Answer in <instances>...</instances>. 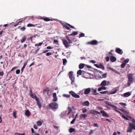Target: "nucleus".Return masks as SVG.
<instances>
[{
    "label": "nucleus",
    "mask_w": 135,
    "mask_h": 135,
    "mask_svg": "<svg viewBox=\"0 0 135 135\" xmlns=\"http://www.w3.org/2000/svg\"><path fill=\"white\" fill-rule=\"evenodd\" d=\"M93 130H91L90 131L89 133V135H90L93 134Z\"/></svg>",
    "instance_id": "nucleus-57"
},
{
    "label": "nucleus",
    "mask_w": 135,
    "mask_h": 135,
    "mask_svg": "<svg viewBox=\"0 0 135 135\" xmlns=\"http://www.w3.org/2000/svg\"><path fill=\"white\" fill-rule=\"evenodd\" d=\"M122 117L124 119H126L127 120H130L128 118L125 117L124 115H122Z\"/></svg>",
    "instance_id": "nucleus-48"
},
{
    "label": "nucleus",
    "mask_w": 135,
    "mask_h": 135,
    "mask_svg": "<svg viewBox=\"0 0 135 135\" xmlns=\"http://www.w3.org/2000/svg\"><path fill=\"white\" fill-rule=\"evenodd\" d=\"M63 43L65 47L67 48L69 47V44L66 40H62Z\"/></svg>",
    "instance_id": "nucleus-11"
},
{
    "label": "nucleus",
    "mask_w": 135,
    "mask_h": 135,
    "mask_svg": "<svg viewBox=\"0 0 135 135\" xmlns=\"http://www.w3.org/2000/svg\"><path fill=\"white\" fill-rule=\"evenodd\" d=\"M44 92L47 91L48 92L47 94H48V92L49 91V90L48 88H47L45 89H44Z\"/></svg>",
    "instance_id": "nucleus-43"
},
{
    "label": "nucleus",
    "mask_w": 135,
    "mask_h": 135,
    "mask_svg": "<svg viewBox=\"0 0 135 135\" xmlns=\"http://www.w3.org/2000/svg\"><path fill=\"white\" fill-rule=\"evenodd\" d=\"M63 27L67 30H68L70 29L69 28L67 25H64Z\"/></svg>",
    "instance_id": "nucleus-44"
},
{
    "label": "nucleus",
    "mask_w": 135,
    "mask_h": 135,
    "mask_svg": "<svg viewBox=\"0 0 135 135\" xmlns=\"http://www.w3.org/2000/svg\"><path fill=\"white\" fill-rule=\"evenodd\" d=\"M78 33V32H77L74 31L73 33H72L71 34H69L68 35V36H75Z\"/></svg>",
    "instance_id": "nucleus-23"
},
{
    "label": "nucleus",
    "mask_w": 135,
    "mask_h": 135,
    "mask_svg": "<svg viewBox=\"0 0 135 135\" xmlns=\"http://www.w3.org/2000/svg\"><path fill=\"white\" fill-rule=\"evenodd\" d=\"M27 62H28V60H27L26 61V62H25L24 63V64L23 65L22 67V68L21 69V72L22 73L23 72V69L25 68V66H26L27 64Z\"/></svg>",
    "instance_id": "nucleus-21"
},
{
    "label": "nucleus",
    "mask_w": 135,
    "mask_h": 135,
    "mask_svg": "<svg viewBox=\"0 0 135 135\" xmlns=\"http://www.w3.org/2000/svg\"><path fill=\"white\" fill-rule=\"evenodd\" d=\"M110 107H113V108L115 110L116 112H118V113H119V112L118 110H117V109H117V107L113 105H112L110 104Z\"/></svg>",
    "instance_id": "nucleus-27"
},
{
    "label": "nucleus",
    "mask_w": 135,
    "mask_h": 135,
    "mask_svg": "<svg viewBox=\"0 0 135 135\" xmlns=\"http://www.w3.org/2000/svg\"><path fill=\"white\" fill-rule=\"evenodd\" d=\"M84 66V65L83 64H80L79 65V68L80 69H82Z\"/></svg>",
    "instance_id": "nucleus-26"
},
{
    "label": "nucleus",
    "mask_w": 135,
    "mask_h": 135,
    "mask_svg": "<svg viewBox=\"0 0 135 135\" xmlns=\"http://www.w3.org/2000/svg\"><path fill=\"white\" fill-rule=\"evenodd\" d=\"M94 65L97 67L99 68L100 65H98L97 64H94Z\"/></svg>",
    "instance_id": "nucleus-61"
},
{
    "label": "nucleus",
    "mask_w": 135,
    "mask_h": 135,
    "mask_svg": "<svg viewBox=\"0 0 135 135\" xmlns=\"http://www.w3.org/2000/svg\"><path fill=\"white\" fill-rule=\"evenodd\" d=\"M85 34L84 33H80L79 35V37L80 38L81 37H83L84 36Z\"/></svg>",
    "instance_id": "nucleus-40"
},
{
    "label": "nucleus",
    "mask_w": 135,
    "mask_h": 135,
    "mask_svg": "<svg viewBox=\"0 0 135 135\" xmlns=\"http://www.w3.org/2000/svg\"><path fill=\"white\" fill-rule=\"evenodd\" d=\"M87 116V114H81L80 115V118L81 119H83L85 118Z\"/></svg>",
    "instance_id": "nucleus-17"
},
{
    "label": "nucleus",
    "mask_w": 135,
    "mask_h": 135,
    "mask_svg": "<svg viewBox=\"0 0 135 135\" xmlns=\"http://www.w3.org/2000/svg\"><path fill=\"white\" fill-rule=\"evenodd\" d=\"M84 93L86 95L89 94L90 92L91 91V89L90 88L84 89Z\"/></svg>",
    "instance_id": "nucleus-8"
},
{
    "label": "nucleus",
    "mask_w": 135,
    "mask_h": 135,
    "mask_svg": "<svg viewBox=\"0 0 135 135\" xmlns=\"http://www.w3.org/2000/svg\"><path fill=\"white\" fill-rule=\"evenodd\" d=\"M83 89L81 90L78 93V94L79 95H83Z\"/></svg>",
    "instance_id": "nucleus-37"
},
{
    "label": "nucleus",
    "mask_w": 135,
    "mask_h": 135,
    "mask_svg": "<svg viewBox=\"0 0 135 135\" xmlns=\"http://www.w3.org/2000/svg\"><path fill=\"white\" fill-rule=\"evenodd\" d=\"M82 71L81 70H79L78 71L77 74L78 75H81Z\"/></svg>",
    "instance_id": "nucleus-36"
},
{
    "label": "nucleus",
    "mask_w": 135,
    "mask_h": 135,
    "mask_svg": "<svg viewBox=\"0 0 135 135\" xmlns=\"http://www.w3.org/2000/svg\"><path fill=\"white\" fill-rule=\"evenodd\" d=\"M100 112L102 114V115L104 117H108L109 115L108 114L104 111L103 110L101 111Z\"/></svg>",
    "instance_id": "nucleus-14"
},
{
    "label": "nucleus",
    "mask_w": 135,
    "mask_h": 135,
    "mask_svg": "<svg viewBox=\"0 0 135 135\" xmlns=\"http://www.w3.org/2000/svg\"><path fill=\"white\" fill-rule=\"evenodd\" d=\"M131 95V93L129 92H127L124 93L122 96H123L125 97H127Z\"/></svg>",
    "instance_id": "nucleus-18"
},
{
    "label": "nucleus",
    "mask_w": 135,
    "mask_h": 135,
    "mask_svg": "<svg viewBox=\"0 0 135 135\" xmlns=\"http://www.w3.org/2000/svg\"><path fill=\"white\" fill-rule=\"evenodd\" d=\"M20 72V70L19 69H17L16 70V74H19Z\"/></svg>",
    "instance_id": "nucleus-46"
},
{
    "label": "nucleus",
    "mask_w": 135,
    "mask_h": 135,
    "mask_svg": "<svg viewBox=\"0 0 135 135\" xmlns=\"http://www.w3.org/2000/svg\"><path fill=\"white\" fill-rule=\"evenodd\" d=\"M33 127L35 129H37L38 128L37 126L36 125H34L33 126Z\"/></svg>",
    "instance_id": "nucleus-62"
},
{
    "label": "nucleus",
    "mask_w": 135,
    "mask_h": 135,
    "mask_svg": "<svg viewBox=\"0 0 135 135\" xmlns=\"http://www.w3.org/2000/svg\"><path fill=\"white\" fill-rule=\"evenodd\" d=\"M40 19H41L43 20L44 21L47 22L53 20H52L50 19L48 17H45V18H43L42 17H41L40 18Z\"/></svg>",
    "instance_id": "nucleus-19"
},
{
    "label": "nucleus",
    "mask_w": 135,
    "mask_h": 135,
    "mask_svg": "<svg viewBox=\"0 0 135 135\" xmlns=\"http://www.w3.org/2000/svg\"><path fill=\"white\" fill-rule=\"evenodd\" d=\"M37 24H36L35 25H34L33 24L31 23H29L27 25V26L28 27H35L36 25H37Z\"/></svg>",
    "instance_id": "nucleus-29"
},
{
    "label": "nucleus",
    "mask_w": 135,
    "mask_h": 135,
    "mask_svg": "<svg viewBox=\"0 0 135 135\" xmlns=\"http://www.w3.org/2000/svg\"><path fill=\"white\" fill-rule=\"evenodd\" d=\"M30 93L29 94V95L31 97L33 98H35L36 100V98H37L35 94H33L31 90L30 89Z\"/></svg>",
    "instance_id": "nucleus-10"
},
{
    "label": "nucleus",
    "mask_w": 135,
    "mask_h": 135,
    "mask_svg": "<svg viewBox=\"0 0 135 135\" xmlns=\"http://www.w3.org/2000/svg\"><path fill=\"white\" fill-rule=\"evenodd\" d=\"M26 39V38L25 37L22 38L21 40V42L22 43L23 42L25 41Z\"/></svg>",
    "instance_id": "nucleus-38"
},
{
    "label": "nucleus",
    "mask_w": 135,
    "mask_h": 135,
    "mask_svg": "<svg viewBox=\"0 0 135 135\" xmlns=\"http://www.w3.org/2000/svg\"><path fill=\"white\" fill-rule=\"evenodd\" d=\"M81 104L83 106L88 107L89 105V103L88 101L84 102L81 103Z\"/></svg>",
    "instance_id": "nucleus-13"
},
{
    "label": "nucleus",
    "mask_w": 135,
    "mask_h": 135,
    "mask_svg": "<svg viewBox=\"0 0 135 135\" xmlns=\"http://www.w3.org/2000/svg\"><path fill=\"white\" fill-rule=\"evenodd\" d=\"M36 124L38 126H40L42 125V123L41 121H38L37 122Z\"/></svg>",
    "instance_id": "nucleus-25"
},
{
    "label": "nucleus",
    "mask_w": 135,
    "mask_h": 135,
    "mask_svg": "<svg viewBox=\"0 0 135 135\" xmlns=\"http://www.w3.org/2000/svg\"><path fill=\"white\" fill-rule=\"evenodd\" d=\"M106 80H104L102 81L100 84L101 86H105L106 85Z\"/></svg>",
    "instance_id": "nucleus-24"
},
{
    "label": "nucleus",
    "mask_w": 135,
    "mask_h": 135,
    "mask_svg": "<svg viewBox=\"0 0 135 135\" xmlns=\"http://www.w3.org/2000/svg\"><path fill=\"white\" fill-rule=\"evenodd\" d=\"M47 48L48 49H52L53 47H51L50 46H49L47 47Z\"/></svg>",
    "instance_id": "nucleus-64"
},
{
    "label": "nucleus",
    "mask_w": 135,
    "mask_h": 135,
    "mask_svg": "<svg viewBox=\"0 0 135 135\" xmlns=\"http://www.w3.org/2000/svg\"><path fill=\"white\" fill-rule=\"evenodd\" d=\"M69 93L73 97L76 98H79L80 97L79 95L73 91H69Z\"/></svg>",
    "instance_id": "nucleus-5"
},
{
    "label": "nucleus",
    "mask_w": 135,
    "mask_h": 135,
    "mask_svg": "<svg viewBox=\"0 0 135 135\" xmlns=\"http://www.w3.org/2000/svg\"><path fill=\"white\" fill-rule=\"evenodd\" d=\"M116 60V59L115 57L114 56H110V60L112 62H114Z\"/></svg>",
    "instance_id": "nucleus-20"
},
{
    "label": "nucleus",
    "mask_w": 135,
    "mask_h": 135,
    "mask_svg": "<svg viewBox=\"0 0 135 135\" xmlns=\"http://www.w3.org/2000/svg\"><path fill=\"white\" fill-rule=\"evenodd\" d=\"M129 59H127L124 61L123 63H125V64H126L127 63L129 62Z\"/></svg>",
    "instance_id": "nucleus-39"
},
{
    "label": "nucleus",
    "mask_w": 135,
    "mask_h": 135,
    "mask_svg": "<svg viewBox=\"0 0 135 135\" xmlns=\"http://www.w3.org/2000/svg\"><path fill=\"white\" fill-rule=\"evenodd\" d=\"M106 89V88L105 86H102L101 87H99L98 88V91H100L103 90H105Z\"/></svg>",
    "instance_id": "nucleus-22"
},
{
    "label": "nucleus",
    "mask_w": 135,
    "mask_h": 135,
    "mask_svg": "<svg viewBox=\"0 0 135 135\" xmlns=\"http://www.w3.org/2000/svg\"><path fill=\"white\" fill-rule=\"evenodd\" d=\"M115 51L118 54L120 55H122L123 53V52L122 50L119 48H117L115 49Z\"/></svg>",
    "instance_id": "nucleus-12"
},
{
    "label": "nucleus",
    "mask_w": 135,
    "mask_h": 135,
    "mask_svg": "<svg viewBox=\"0 0 135 135\" xmlns=\"http://www.w3.org/2000/svg\"><path fill=\"white\" fill-rule=\"evenodd\" d=\"M94 126L97 127H99V126L97 123H94Z\"/></svg>",
    "instance_id": "nucleus-59"
},
{
    "label": "nucleus",
    "mask_w": 135,
    "mask_h": 135,
    "mask_svg": "<svg viewBox=\"0 0 135 135\" xmlns=\"http://www.w3.org/2000/svg\"><path fill=\"white\" fill-rule=\"evenodd\" d=\"M118 90L117 88H115L110 91V94H114L116 93Z\"/></svg>",
    "instance_id": "nucleus-15"
},
{
    "label": "nucleus",
    "mask_w": 135,
    "mask_h": 135,
    "mask_svg": "<svg viewBox=\"0 0 135 135\" xmlns=\"http://www.w3.org/2000/svg\"><path fill=\"white\" fill-rule=\"evenodd\" d=\"M25 114L26 115L29 117L31 113L29 111L27 110L25 111Z\"/></svg>",
    "instance_id": "nucleus-16"
},
{
    "label": "nucleus",
    "mask_w": 135,
    "mask_h": 135,
    "mask_svg": "<svg viewBox=\"0 0 135 135\" xmlns=\"http://www.w3.org/2000/svg\"><path fill=\"white\" fill-rule=\"evenodd\" d=\"M4 74V73L3 71L0 72V76H3Z\"/></svg>",
    "instance_id": "nucleus-56"
},
{
    "label": "nucleus",
    "mask_w": 135,
    "mask_h": 135,
    "mask_svg": "<svg viewBox=\"0 0 135 135\" xmlns=\"http://www.w3.org/2000/svg\"><path fill=\"white\" fill-rule=\"evenodd\" d=\"M109 57L108 56H107L105 58V60L107 61H109Z\"/></svg>",
    "instance_id": "nucleus-49"
},
{
    "label": "nucleus",
    "mask_w": 135,
    "mask_h": 135,
    "mask_svg": "<svg viewBox=\"0 0 135 135\" xmlns=\"http://www.w3.org/2000/svg\"><path fill=\"white\" fill-rule=\"evenodd\" d=\"M67 24L71 28H74V27L72 26V25H70L68 23H67Z\"/></svg>",
    "instance_id": "nucleus-58"
},
{
    "label": "nucleus",
    "mask_w": 135,
    "mask_h": 135,
    "mask_svg": "<svg viewBox=\"0 0 135 135\" xmlns=\"http://www.w3.org/2000/svg\"><path fill=\"white\" fill-rule=\"evenodd\" d=\"M98 44V42L96 40H92L89 42L87 43V44H90L92 45H96Z\"/></svg>",
    "instance_id": "nucleus-7"
},
{
    "label": "nucleus",
    "mask_w": 135,
    "mask_h": 135,
    "mask_svg": "<svg viewBox=\"0 0 135 135\" xmlns=\"http://www.w3.org/2000/svg\"><path fill=\"white\" fill-rule=\"evenodd\" d=\"M99 68H101L103 69H104V66L101 64H100Z\"/></svg>",
    "instance_id": "nucleus-47"
},
{
    "label": "nucleus",
    "mask_w": 135,
    "mask_h": 135,
    "mask_svg": "<svg viewBox=\"0 0 135 135\" xmlns=\"http://www.w3.org/2000/svg\"><path fill=\"white\" fill-rule=\"evenodd\" d=\"M36 100L37 102V104L39 108L40 109H41L42 107V105L39 99L38 98H36Z\"/></svg>",
    "instance_id": "nucleus-9"
},
{
    "label": "nucleus",
    "mask_w": 135,
    "mask_h": 135,
    "mask_svg": "<svg viewBox=\"0 0 135 135\" xmlns=\"http://www.w3.org/2000/svg\"><path fill=\"white\" fill-rule=\"evenodd\" d=\"M134 74H127V76L128 78V83H127V86L129 87L131 85V84L134 81V80L133 79V76Z\"/></svg>",
    "instance_id": "nucleus-2"
},
{
    "label": "nucleus",
    "mask_w": 135,
    "mask_h": 135,
    "mask_svg": "<svg viewBox=\"0 0 135 135\" xmlns=\"http://www.w3.org/2000/svg\"><path fill=\"white\" fill-rule=\"evenodd\" d=\"M13 116L14 117V118H16V111H14L13 112Z\"/></svg>",
    "instance_id": "nucleus-41"
},
{
    "label": "nucleus",
    "mask_w": 135,
    "mask_h": 135,
    "mask_svg": "<svg viewBox=\"0 0 135 135\" xmlns=\"http://www.w3.org/2000/svg\"><path fill=\"white\" fill-rule=\"evenodd\" d=\"M76 117H75L70 122L71 124H73L75 122L76 120Z\"/></svg>",
    "instance_id": "nucleus-45"
},
{
    "label": "nucleus",
    "mask_w": 135,
    "mask_h": 135,
    "mask_svg": "<svg viewBox=\"0 0 135 135\" xmlns=\"http://www.w3.org/2000/svg\"><path fill=\"white\" fill-rule=\"evenodd\" d=\"M121 111H122V112L124 113H126L127 114H128V112H127V111H126V110H124V109H122L120 110Z\"/></svg>",
    "instance_id": "nucleus-52"
},
{
    "label": "nucleus",
    "mask_w": 135,
    "mask_h": 135,
    "mask_svg": "<svg viewBox=\"0 0 135 135\" xmlns=\"http://www.w3.org/2000/svg\"><path fill=\"white\" fill-rule=\"evenodd\" d=\"M110 70H112L116 74H120L118 71H117L115 69H113V68H110Z\"/></svg>",
    "instance_id": "nucleus-28"
},
{
    "label": "nucleus",
    "mask_w": 135,
    "mask_h": 135,
    "mask_svg": "<svg viewBox=\"0 0 135 135\" xmlns=\"http://www.w3.org/2000/svg\"><path fill=\"white\" fill-rule=\"evenodd\" d=\"M68 110L69 111V112L68 113V115L69 114H70L72 112V110L71 109V108L70 107H68Z\"/></svg>",
    "instance_id": "nucleus-30"
},
{
    "label": "nucleus",
    "mask_w": 135,
    "mask_h": 135,
    "mask_svg": "<svg viewBox=\"0 0 135 135\" xmlns=\"http://www.w3.org/2000/svg\"><path fill=\"white\" fill-rule=\"evenodd\" d=\"M68 115L67 111H65L62 112L60 115V117L62 118H65Z\"/></svg>",
    "instance_id": "nucleus-6"
},
{
    "label": "nucleus",
    "mask_w": 135,
    "mask_h": 135,
    "mask_svg": "<svg viewBox=\"0 0 135 135\" xmlns=\"http://www.w3.org/2000/svg\"><path fill=\"white\" fill-rule=\"evenodd\" d=\"M43 42H40L39 43V44H35V46H41L42 43H43Z\"/></svg>",
    "instance_id": "nucleus-35"
},
{
    "label": "nucleus",
    "mask_w": 135,
    "mask_h": 135,
    "mask_svg": "<svg viewBox=\"0 0 135 135\" xmlns=\"http://www.w3.org/2000/svg\"><path fill=\"white\" fill-rule=\"evenodd\" d=\"M52 54V53H51V52H47V53L46 55L47 56H49L51 55Z\"/></svg>",
    "instance_id": "nucleus-53"
},
{
    "label": "nucleus",
    "mask_w": 135,
    "mask_h": 135,
    "mask_svg": "<svg viewBox=\"0 0 135 135\" xmlns=\"http://www.w3.org/2000/svg\"><path fill=\"white\" fill-rule=\"evenodd\" d=\"M75 131V129L72 128H70L69 129V131L70 133H71L73 132H74Z\"/></svg>",
    "instance_id": "nucleus-34"
},
{
    "label": "nucleus",
    "mask_w": 135,
    "mask_h": 135,
    "mask_svg": "<svg viewBox=\"0 0 135 135\" xmlns=\"http://www.w3.org/2000/svg\"><path fill=\"white\" fill-rule=\"evenodd\" d=\"M49 106L54 111H55L58 108V104L56 102H52L49 105Z\"/></svg>",
    "instance_id": "nucleus-3"
},
{
    "label": "nucleus",
    "mask_w": 135,
    "mask_h": 135,
    "mask_svg": "<svg viewBox=\"0 0 135 135\" xmlns=\"http://www.w3.org/2000/svg\"><path fill=\"white\" fill-rule=\"evenodd\" d=\"M132 123H129L128 124L129 127L128 128L127 131V132L131 133L132 129L135 130V120L132 118L131 119Z\"/></svg>",
    "instance_id": "nucleus-1"
},
{
    "label": "nucleus",
    "mask_w": 135,
    "mask_h": 135,
    "mask_svg": "<svg viewBox=\"0 0 135 135\" xmlns=\"http://www.w3.org/2000/svg\"><path fill=\"white\" fill-rule=\"evenodd\" d=\"M121 105L125 106H126V103H119Z\"/></svg>",
    "instance_id": "nucleus-54"
},
{
    "label": "nucleus",
    "mask_w": 135,
    "mask_h": 135,
    "mask_svg": "<svg viewBox=\"0 0 135 135\" xmlns=\"http://www.w3.org/2000/svg\"><path fill=\"white\" fill-rule=\"evenodd\" d=\"M67 62L66 59H63V63L64 65H65Z\"/></svg>",
    "instance_id": "nucleus-31"
},
{
    "label": "nucleus",
    "mask_w": 135,
    "mask_h": 135,
    "mask_svg": "<svg viewBox=\"0 0 135 135\" xmlns=\"http://www.w3.org/2000/svg\"><path fill=\"white\" fill-rule=\"evenodd\" d=\"M68 41V43L69 44H72V40H71L70 39H69Z\"/></svg>",
    "instance_id": "nucleus-60"
},
{
    "label": "nucleus",
    "mask_w": 135,
    "mask_h": 135,
    "mask_svg": "<svg viewBox=\"0 0 135 135\" xmlns=\"http://www.w3.org/2000/svg\"><path fill=\"white\" fill-rule=\"evenodd\" d=\"M69 77L71 80V85H73L75 81V78L73 74V72L70 71L69 73Z\"/></svg>",
    "instance_id": "nucleus-4"
},
{
    "label": "nucleus",
    "mask_w": 135,
    "mask_h": 135,
    "mask_svg": "<svg viewBox=\"0 0 135 135\" xmlns=\"http://www.w3.org/2000/svg\"><path fill=\"white\" fill-rule=\"evenodd\" d=\"M53 98L52 100L54 102H56L57 100V96L53 97Z\"/></svg>",
    "instance_id": "nucleus-32"
},
{
    "label": "nucleus",
    "mask_w": 135,
    "mask_h": 135,
    "mask_svg": "<svg viewBox=\"0 0 135 135\" xmlns=\"http://www.w3.org/2000/svg\"><path fill=\"white\" fill-rule=\"evenodd\" d=\"M87 111V110L86 109H83L82 112L83 113H86Z\"/></svg>",
    "instance_id": "nucleus-51"
},
{
    "label": "nucleus",
    "mask_w": 135,
    "mask_h": 135,
    "mask_svg": "<svg viewBox=\"0 0 135 135\" xmlns=\"http://www.w3.org/2000/svg\"><path fill=\"white\" fill-rule=\"evenodd\" d=\"M126 65V64H125V63H124L123 62L121 64V67L122 68H124L125 67Z\"/></svg>",
    "instance_id": "nucleus-42"
},
{
    "label": "nucleus",
    "mask_w": 135,
    "mask_h": 135,
    "mask_svg": "<svg viewBox=\"0 0 135 135\" xmlns=\"http://www.w3.org/2000/svg\"><path fill=\"white\" fill-rule=\"evenodd\" d=\"M90 62L93 64H95L96 63V61L94 60H90Z\"/></svg>",
    "instance_id": "nucleus-55"
},
{
    "label": "nucleus",
    "mask_w": 135,
    "mask_h": 135,
    "mask_svg": "<svg viewBox=\"0 0 135 135\" xmlns=\"http://www.w3.org/2000/svg\"><path fill=\"white\" fill-rule=\"evenodd\" d=\"M107 92H108V91H104L100 92V94H105L106 93H107Z\"/></svg>",
    "instance_id": "nucleus-50"
},
{
    "label": "nucleus",
    "mask_w": 135,
    "mask_h": 135,
    "mask_svg": "<svg viewBox=\"0 0 135 135\" xmlns=\"http://www.w3.org/2000/svg\"><path fill=\"white\" fill-rule=\"evenodd\" d=\"M62 96L66 98H69L70 97V95L66 94H63L62 95Z\"/></svg>",
    "instance_id": "nucleus-33"
},
{
    "label": "nucleus",
    "mask_w": 135,
    "mask_h": 135,
    "mask_svg": "<svg viewBox=\"0 0 135 135\" xmlns=\"http://www.w3.org/2000/svg\"><path fill=\"white\" fill-rule=\"evenodd\" d=\"M25 29H26V28L25 27H22L21 28V30H22V31H23L25 30Z\"/></svg>",
    "instance_id": "nucleus-63"
}]
</instances>
